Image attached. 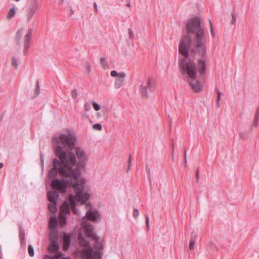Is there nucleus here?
I'll return each instance as SVG.
<instances>
[{
	"mask_svg": "<svg viewBox=\"0 0 259 259\" xmlns=\"http://www.w3.org/2000/svg\"><path fill=\"white\" fill-rule=\"evenodd\" d=\"M74 149L75 155L71 150L67 153L61 146H58L55 150L58 158L52 160V167L49 170L48 175L49 178L52 179L59 174L63 179H54L52 181L53 187L65 193L69 185L74 189L77 197H82L84 202L90 198V195L88 193H83L87 181L85 178H80L81 170L86 166L87 153L80 147Z\"/></svg>",
	"mask_w": 259,
	"mask_h": 259,
	"instance_id": "nucleus-1",
	"label": "nucleus"
},
{
	"mask_svg": "<svg viewBox=\"0 0 259 259\" xmlns=\"http://www.w3.org/2000/svg\"><path fill=\"white\" fill-rule=\"evenodd\" d=\"M186 29L187 34L182 37L179 47V52L188 58L189 57V51L191 55L195 56L196 52L204 58L206 57V48L203 38L205 31L201 27L200 18L195 17L188 20Z\"/></svg>",
	"mask_w": 259,
	"mask_h": 259,
	"instance_id": "nucleus-2",
	"label": "nucleus"
},
{
	"mask_svg": "<svg viewBox=\"0 0 259 259\" xmlns=\"http://www.w3.org/2000/svg\"><path fill=\"white\" fill-rule=\"evenodd\" d=\"M179 71L181 74L188 75V83L194 92L199 93L202 91L203 85L200 81L196 79V65L194 60L190 57L181 58L179 62Z\"/></svg>",
	"mask_w": 259,
	"mask_h": 259,
	"instance_id": "nucleus-3",
	"label": "nucleus"
},
{
	"mask_svg": "<svg viewBox=\"0 0 259 259\" xmlns=\"http://www.w3.org/2000/svg\"><path fill=\"white\" fill-rule=\"evenodd\" d=\"M76 141L77 139L74 135L70 133L67 135L62 133L59 137L54 136L52 139L53 144L55 146V151L58 146H61V143L65 148H66L67 153L68 151H72L74 149Z\"/></svg>",
	"mask_w": 259,
	"mask_h": 259,
	"instance_id": "nucleus-4",
	"label": "nucleus"
},
{
	"mask_svg": "<svg viewBox=\"0 0 259 259\" xmlns=\"http://www.w3.org/2000/svg\"><path fill=\"white\" fill-rule=\"evenodd\" d=\"M155 83L152 81L151 78H148L145 84H141L139 92L142 97L148 99L149 95L148 90L150 92H153L155 89Z\"/></svg>",
	"mask_w": 259,
	"mask_h": 259,
	"instance_id": "nucleus-5",
	"label": "nucleus"
},
{
	"mask_svg": "<svg viewBox=\"0 0 259 259\" xmlns=\"http://www.w3.org/2000/svg\"><path fill=\"white\" fill-rule=\"evenodd\" d=\"M81 227L83 228L85 236L94 240L99 239L98 236L94 233L93 226L87 221H81Z\"/></svg>",
	"mask_w": 259,
	"mask_h": 259,
	"instance_id": "nucleus-6",
	"label": "nucleus"
},
{
	"mask_svg": "<svg viewBox=\"0 0 259 259\" xmlns=\"http://www.w3.org/2000/svg\"><path fill=\"white\" fill-rule=\"evenodd\" d=\"M81 254L89 259H100L101 253L97 250H94L91 246L82 249Z\"/></svg>",
	"mask_w": 259,
	"mask_h": 259,
	"instance_id": "nucleus-7",
	"label": "nucleus"
},
{
	"mask_svg": "<svg viewBox=\"0 0 259 259\" xmlns=\"http://www.w3.org/2000/svg\"><path fill=\"white\" fill-rule=\"evenodd\" d=\"M110 75L112 77H117L114 83L116 89L120 88L124 83L126 74L124 72L118 73L115 70H112L110 72Z\"/></svg>",
	"mask_w": 259,
	"mask_h": 259,
	"instance_id": "nucleus-8",
	"label": "nucleus"
},
{
	"mask_svg": "<svg viewBox=\"0 0 259 259\" xmlns=\"http://www.w3.org/2000/svg\"><path fill=\"white\" fill-rule=\"evenodd\" d=\"M33 32L32 28H29L26 35L24 36V48H23V53L25 55L29 48L31 44V39L32 37V34Z\"/></svg>",
	"mask_w": 259,
	"mask_h": 259,
	"instance_id": "nucleus-9",
	"label": "nucleus"
},
{
	"mask_svg": "<svg viewBox=\"0 0 259 259\" xmlns=\"http://www.w3.org/2000/svg\"><path fill=\"white\" fill-rule=\"evenodd\" d=\"M51 186L55 190H51L48 193V194H47L48 200L50 202H57V201L59 198V194L58 192H60L61 193H62V192H61L59 190V189L54 188L53 187V186H52V183H51ZM66 192V191L65 192V193ZM62 194H64V193H62Z\"/></svg>",
	"mask_w": 259,
	"mask_h": 259,
	"instance_id": "nucleus-10",
	"label": "nucleus"
},
{
	"mask_svg": "<svg viewBox=\"0 0 259 259\" xmlns=\"http://www.w3.org/2000/svg\"><path fill=\"white\" fill-rule=\"evenodd\" d=\"M38 8V4L37 0H33L31 3L30 4L27 13V21L29 22L33 16L35 14L36 10Z\"/></svg>",
	"mask_w": 259,
	"mask_h": 259,
	"instance_id": "nucleus-11",
	"label": "nucleus"
},
{
	"mask_svg": "<svg viewBox=\"0 0 259 259\" xmlns=\"http://www.w3.org/2000/svg\"><path fill=\"white\" fill-rule=\"evenodd\" d=\"M99 216L100 215L97 211L89 210L87 212L85 216L82 218L81 221L88 222V220H90L93 222H96Z\"/></svg>",
	"mask_w": 259,
	"mask_h": 259,
	"instance_id": "nucleus-12",
	"label": "nucleus"
},
{
	"mask_svg": "<svg viewBox=\"0 0 259 259\" xmlns=\"http://www.w3.org/2000/svg\"><path fill=\"white\" fill-rule=\"evenodd\" d=\"M198 69L200 75L201 77H203L205 75L206 71V63L205 61L203 59H199L198 62Z\"/></svg>",
	"mask_w": 259,
	"mask_h": 259,
	"instance_id": "nucleus-13",
	"label": "nucleus"
},
{
	"mask_svg": "<svg viewBox=\"0 0 259 259\" xmlns=\"http://www.w3.org/2000/svg\"><path fill=\"white\" fill-rule=\"evenodd\" d=\"M73 190H74V189H73ZM74 192H75V191H74ZM74 193H75V192H74ZM75 194H76V193H75ZM89 199V198L87 201H85V202H84V199L82 197L78 198V197H77L76 195H75V196H74L73 195H72V194H70L68 198V201L71 204H75L76 200H77L78 201H81L82 204H84L87 202V201Z\"/></svg>",
	"mask_w": 259,
	"mask_h": 259,
	"instance_id": "nucleus-14",
	"label": "nucleus"
},
{
	"mask_svg": "<svg viewBox=\"0 0 259 259\" xmlns=\"http://www.w3.org/2000/svg\"><path fill=\"white\" fill-rule=\"evenodd\" d=\"M78 240L79 245L81 247H84V248L91 246L89 242L87 241L80 233L78 234Z\"/></svg>",
	"mask_w": 259,
	"mask_h": 259,
	"instance_id": "nucleus-15",
	"label": "nucleus"
},
{
	"mask_svg": "<svg viewBox=\"0 0 259 259\" xmlns=\"http://www.w3.org/2000/svg\"><path fill=\"white\" fill-rule=\"evenodd\" d=\"M19 236L21 245L25 244V230L21 225L18 226Z\"/></svg>",
	"mask_w": 259,
	"mask_h": 259,
	"instance_id": "nucleus-16",
	"label": "nucleus"
},
{
	"mask_svg": "<svg viewBox=\"0 0 259 259\" xmlns=\"http://www.w3.org/2000/svg\"><path fill=\"white\" fill-rule=\"evenodd\" d=\"M59 246L57 242L53 241V242H50L48 246V249L49 251H50L51 253H53L57 251L59 249Z\"/></svg>",
	"mask_w": 259,
	"mask_h": 259,
	"instance_id": "nucleus-17",
	"label": "nucleus"
},
{
	"mask_svg": "<svg viewBox=\"0 0 259 259\" xmlns=\"http://www.w3.org/2000/svg\"><path fill=\"white\" fill-rule=\"evenodd\" d=\"M61 211L67 214H69L70 212V207L69 204L68 203L67 201H65L60 206Z\"/></svg>",
	"mask_w": 259,
	"mask_h": 259,
	"instance_id": "nucleus-18",
	"label": "nucleus"
},
{
	"mask_svg": "<svg viewBox=\"0 0 259 259\" xmlns=\"http://www.w3.org/2000/svg\"><path fill=\"white\" fill-rule=\"evenodd\" d=\"M49 210L52 213H56L57 211V202H50L48 204Z\"/></svg>",
	"mask_w": 259,
	"mask_h": 259,
	"instance_id": "nucleus-19",
	"label": "nucleus"
},
{
	"mask_svg": "<svg viewBox=\"0 0 259 259\" xmlns=\"http://www.w3.org/2000/svg\"><path fill=\"white\" fill-rule=\"evenodd\" d=\"M57 226V222H56V216L54 215L53 217H51V220L49 222V227L51 229H54L56 228Z\"/></svg>",
	"mask_w": 259,
	"mask_h": 259,
	"instance_id": "nucleus-20",
	"label": "nucleus"
},
{
	"mask_svg": "<svg viewBox=\"0 0 259 259\" xmlns=\"http://www.w3.org/2000/svg\"><path fill=\"white\" fill-rule=\"evenodd\" d=\"M15 14H16L15 8H12L9 10L8 13L7 14L6 17L8 19L10 20L14 17Z\"/></svg>",
	"mask_w": 259,
	"mask_h": 259,
	"instance_id": "nucleus-21",
	"label": "nucleus"
},
{
	"mask_svg": "<svg viewBox=\"0 0 259 259\" xmlns=\"http://www.w3.org/2000/svg\"><path fill=\"white\" fill-rule=\"evenodd\" d=\"M23 33L22 29H19L16 32V44L19 45L20 42L21 35Z\"/></svg>",
	"mask_w": 259,
	"mask_h": 259,
	"instance_id": "nucleus-22",
	"label": "nucleus"
},
{
	"mask_svg": "<svg viewBox=\"0 0 259 259\" xmlns=\"http://www.w3.org/2000/svg\"><path fill=\"white\" fill-rule=\"evenodd\" d=\"M58 236L57 233L51 232L50 233L49 241L53 242V241L57 242Z\"/></svg>",
	"mask_w": 259,
	"mask_h": 259,
	"instance_id": "nucleus-23",
	"label": "nucleus"
},
{
	"mask_svg": "<svg viewBox=\"0 0 259 259\" xmlns=\"http://www.w3.org/2000/svg\"><path fill=\"white\" fill-rule=\"evenodd\" d=\"M98 240H94L95 241L94 247L98 250H102L104 248V245L101 242H99Z\"/></svg>",
	"mask_w": 259,
	"mask_h": 259,
	"instance_id": "nucleus-24",
	"label": "nucleus"
},
{
	"mask_svg": "<svg viewBox=\"0 0 259 259\" xmlns=\"http://www.w3.org/2000/svg\"><path fill=\"white\" fill-rule=\"evenodd\" d=\"M40 92V86H39V80H37L36 82L35 94H34V96L33 98L37 96L39 94Z\"/></svg>",
	"mask_w": 259,
	"mask_h": 259,
	"instance_id": "nucleus-25",
	"label": "nucleus"
},
{
	"mask_svg": "<svg viewBox=\"0 0 259 259\" xmlns=\"http://www.w3.org/2000/svg\"><path fill=\"white\" fill-rule=\"evenodd\" d=\"M249 134L248 132H241L239 133V137L243 140H246L248 139Z\"/></svg>",
	"mask_w": 259,
	"mask_h": 259,
	"instance_id": "nucleus-26",
	"label": "nucleus"
},
{
	"mask_svg": "<svg viewBox=\"0 0 259 259\" xmlns=\"http://www.w3.org/2000/svg\"><path fill=\"white\" fill-rule=\"evenodd\" d=\"M216 91L217 93V100H216V105L218 107H219L220 106V101L221 99V93L218 89H216Z\"/></svg>",
	"mask_w": 259,
	"mask_h": 259,
	"instance_id": "nucleus-27",
	"label": "nucleus"
},
{
	"mask_svg": "<svg viewBox=\"0 0 259 259\" xmlns=\"http://www.w3.org/2000/svg\"><path fill=\"white\" fill-rule=\"evenodd\" d=\"M28 252L30 256L32 257L34 255V251L33 246L29 245L28 246Z\"/></svg>",
	"mask_w": 259,
	"mask_h": 259,
	"instance_id": "nucleus-28",
	"label": "nucleus"
},
{
	"mask_svg": "<svg viewBox=\"0 0 259 259\" xmlns=\"http://www.w3.org/2000/svg\"><path fill=\"white\" fill-rule=\"evenodd\" d=\"M145 169L146 170L147 174L148 175V177L149 181V183L151 185V177H150V169L149 167V166L147 164L145 165Z\"/></svg>",
	"mask_w": 259,
	"mask_h": 259,
	"instance_id": "nucleus-29",
	"label": "nucleus"
},
{
	"mask_svg": "<svg viewBox=\"0 0 259 259\" xmlns=\"http://www.w3.org/2000/svg\"><path fill=\"white\" fill-rule=\"evenodd\" d=\"M236 18H237V15L235 14V11H233V12L232 14V20L231 21V24L232 25H234L235 24L236 22Z\"/></svg>",
	"mask_w": 259,
	"mask_h": 259,
	"instance_id": "nucleus-30",
	"label": "nucleus"
},
{
	"mask_svg": "<svg viewBox=\"0 0 259 259\" xmlns=\"http://www.w3.org/2000/svg\"><path fill=\"white\" fill-rule=\"evenodd\" d=\"M64 243L65 245L69 246L70 244V237L68 235H66V237H65L63 239Z\"/></svg>",
	"mask_w": 259,
	"mask_h": 259,
	"instance_id": "nucleus-31",
	"label": "nucleus"
},
{
	"mask_svg": "<svg viewBox=\"0 0 259 259\" xmlns=\"http://www.w3.org/2000/svg\"><path fill=\"white\" fill-rule=\"evenodd\" d=\"M132 155L130 154L129 155V157H128V164H127V172L130 170L131 168V166H132Z\"/></svg>",
	"mask_w": 259,
	"mask_h": 259,
	"instance_id": "nucleus-32",
	"label": "nucleus"
},
{
	"mask_svg": "<svg viewBox=\"0 0 259 259\" xmlns=\"http://www.w3.org/2000/svg\"><path fill=\"white\" fill-rule=\"evenodd\" d=\"M100 63L103 67H105L108 65V63L106 61L105 58L104 57L101 58Z\"/></svg>",
	"mask_w": 259,
	"mask_h": 259,
	"instance_id": "nucleus-33",
	"label": "nucleus"
},
{
	"mask_svg": "<svg viewBox=\"0 0 259 259\" xmlns=\"http://www.w3.org/2000/svg\"><path fill=\"white\" fill-rule=\"evenodd\" d=\"M11 64L16 69L18 68L17 60L16 59L15 57H13L12 59Z\"/></svg>",
	"mask_w": 259,
	"mask_h": 259,
	"instance_id": "nucleus-34",
	"label": "nucleus"
},
{
	"mask_svg": "<svg viewBox=\"0 0 259 259\" xmlns=\"http://www.w3.org/2000/svg\"><path fill=\"white\" fill-rule=\"evenodd\" d=\"M195 240L191 239L189 242V249L193 250L195 247Z\"/></svg>",
	"mask_w": 259,
	"mask_h": 259,
	"instance_id": "nucleus-35",
	"label": "nucleus"
},
{
	"mask_svg": "<svg viewBox=\"0 0 259 259\" xmlns=\"http://www.w3.org/2000/svg\"><path fill=\"white\" fill-rule=\"evenodd\" d=\"M209 25H210V30L211 35L212 37H214V30H213V24L210 19L209 20Z\"/></svg>",
	"mask_w": 259,
	"mask_h": 259,
	"instance_id": "nucleus-36",
	"label": "nucleus"
},
{
	"mask_svg": "<svg viewBox=\"0 0 259 259\" xmlns=\"http://www.w3.org/2000/svg\"><path fill=\"white\" fill-rule=\"evenodd\" d=\"M92 105L96 111H99L101 108L100 105L95 101L92 102Z\"/></svg>",
	"mask_w": 259,
	"mask_h": 259,
	"instance_id": "nucleus-37",
	"label": "nucleus"
},
{
	"mask_svg": "<svg viewBox=\"0 0 259 259\" xmlns=\"http://www.w3.org/2000/svg\"><path fill=\"white\" fill-rule=\"evenodd\" d=\"M93 127L94 130L98 131H101L102 129V125L100 123H96L93 125Z\"/></svg>",
	"mask_w": 259,
	"mask_h": 259,
	"instance_id": "nucleus-38",
	"label": "nucleus"
},
{
	"mask_svg": "<svg viewBox=\"0 0 259 259\" xmlns=\"http://www.w3.org/2000/svg\"><path fill=\"white\" fill-rule=\"evenodd\" d=\"M40 160L41 167H42V168H44V155L43 153L41 152H40Z\"/></svg>",
	"mask_w": 259,
	"mask_h": 259,
	"instance_id": "nucleus-39",
	"label": "nucleus"
},
{
	"mask_svg": "<svg viewBox=\"0 0 259 259\" xmlns=\"http://www.w3.org/2000/svg\"><path fill=\"white\" fill-rule=\"evenodd\" d=\"M78 94L76 89H74L71 92V96L72 98L76 99L77 97Z\"/></svg>",
	"mask_w": 259,
	"mask_h": 259,
	"instance_id": "nucleus-40",
	"label": "nucleus"
},
{
	"mask_svg": "<svg viewBox=\"0 0 259 259\" xmlns=\"http://www.w3.org/2000/svg\"><path fill=\"white\" fill-rule=\"evenodd\" d=\"M145 223L147 230H148L149 229V218L147 214L145 215Z\"/></svg>",
	"mask_w": 259,
	"mask_h": 259,
	"instance_id": "nucleus-41",
	"label": "nucleus"
},
{
	"mask_svg": "<svg viewBox=\"0 0 259 259\" xmlns=\"http://www.w3.org/2000/svg\"><path fill=\"white\" fill-rule=\"evenodd\" d=\"M139 212L138 209L135 208L133 210V217L135 219H137L139 216Z\"/></svg>",
	"mask_w": 259,
	"mask_h": 259,
	"instance_id": "nucleus-42",
	"label": "nucleus"
},
{
	"mask_svg": "<svg viewBox=\"0 0 259 259\" xmlns=\"http://www.w3.org/2000/svg\"><path fill=\"white\" fill-rule=\"evenodd\" d=\"M62 253L60 251H58L55 254V258L56 259H60L62 257Z\"/></svg>",
	"mask_w": 259,
	"mask_h": 259,
	"instance_id": "nucleus-43",
	"label": "nucleus"
},
{
	"mask_svg": "<svg viewBox=\"0 0 259 259\" xmlns=\"http://www.w3.org/2000/svg\"><path fill=\"white\" fill-rule=\"evenodd\" d=\"M84 109L85 111H89L91 109V106L88 103H85L84 105Z\"/></svg>",
	"mask_w": 259,
	"mask_h": 259,
	"instance_id": "nucleus-44",
	"label": "nucleus"
},
{
	"mask_svg": "<svg viewBox=\"0 0 259 259\" xmlns=\"http://www.w3.org/2000/svg\"><path fill=\"white\" fill-rule=\"evenodd\" d=\"M128 31L130 38L133 39L134 37V34L132 30L131 29H128Z\"/></svg>",
	"mask_w": 259,
	"mask_h": 259,
	"instance_id": "nucleus-45",
	"label": "nucleus"
},
{
	"mask_svg": "<svg viewBox=\"0 0 259 259\" xmlns=\"http://www.w3.org/2000/svg\"><path fill=\"white\" fill-rule=\"evenodd\" d=\"M258 117H254L253 124L255 126H257L258 124Z\"/></svg>",
	"mask_w": 259,
	"mask_h": 259,
	"instance_id": "nucleus-46",
	"label": "nucleus"
},
{
	"mask_svg": "<svg viewBox=\"0 0 259 259\" xmlns=\"http://www.w3.org/2000/svg\"><path fill=\"white\" fill-rule=\"evenodd\" d=\"M44 259H55V258L50 255L46 254L44 256Z\"/></svg>",
	"mask_w": 259,
	"mask_h": 259,
	"instance_id": "nucleus-47",
	"label": "nucleus"
},
{
	"mask_svg": "<svg viewBox=\"0 0 259 259\" xmlns=\"http://www.w3.org/2000/svg\"><path fill=\"white\" fill-rule=\"evenodd\" d=\"M196 180L197 182H198L199 181V171L197 169L196 172Z\"/></svg>",
	"mask_w": 259,
	"mask_h": 259,
	"instance_id": "nucleus-48",
	"label": "nucleus"
},
{
	"mask_svg": "<svg viewBox=\"0 0 259 259\" xmlns=\"http://www.w3.org/2000/svg\"><path fill=\"white\" fill-rule=\"evenodd\" d=\"M94 10H95L96 13H98V9L97 4L95 2L94 3Z\"/></svg>",
	"mask_w": 259,
	"mask_h": 259,
	"instance_id": "nucleus-49",
	"label": "nucleus"
},
{
	"mask_svg": "<svg viewBox=\"0 0 259 259\" xmlns=\"http://www.w3.org/2000/svg\"><path fill=\"white\" fill-rule=\"evenodd\" d=\"M186 153H187V149L186 148L184 147V158H185V164L187 163V160H186Z\"/></svg>",
	"mask_w": 259,
	"mask_h": 259,
	"instance_id": "nucleus-50",
	"label": "nucleus"
},
{
	"mask_svg": "<svg viewBox=\"0 0 259 259\" xmlns=\"http://www.w3.org/2000/svg\"><path fill=\"white\" fill-rule=\"evenodd\" d=\"M66 224V219L65 218H64L63 220L61 221L60 223V226L61 227L64 226Z\"/></svg>",
	"mask_w": 259,
	"mask_h": 259,
	"instance_id": "nucleus-51",
	"label": "nucleus"
},
{
	"mask_svg": "<svg viewBox=\"0 0 259 259\" xmlns=\"http://www.w3.org/2000/svg\"><path fill=\"white\" fill-rule=\"evenodd\" d=\"M254 117H258L259 118V107L257 108Z\"/></svg>",
	"mask_w": 259,
	"mask_h": 259,
	"instance_id": "nucleus-52",
	"label": "nucleus"
},
{
	"mask_svg": "<svg viewBox=\"0 0 259 259\" xmlns=\"http://www.w3.org/2000/svg\"><path fill=\"white\" fill-rule=\"evenodd\" d=\"M126 2L127 3L126 6L130 8L131 7L130 0H126Z\"/></svg>",
	"mask_w": 259,
	"mask_h": 259,
	"instance_id": "nucleus-53",
	"label": "nucleus"
},
{
	"mask_svg": "<svg viewBox=\"0 0 259 259\" xmlns=\"http://www.w3.org/2000/svg\"><path fill=\"white\" fill-rule=\"evenodd\" d=\"M86 68H87V70L88 73L90 74V65L87 66Z\"/></svg>",
	"mask_w": 259,
	"mask_h": 259,
	"instance_id": "nucleus-54",
	"label": "nucleus"
},
{
	"mask_svg": "<svg viewBox=\"0 0 259 259\" xmlns=\"http://www.w3.org/2000/svg\"><path fill=\"white\" fill-rule=\"evenodd\" d=\"M172 142H171V145H172V154L174 153V139H172Z\"/></svg>",
	"mask_w": 259,
	"mask_h": 259,
	"instance_id": "nucleus-55",
	"label": "nucleus"
},
{
	"mask_svg": "<svg viewBox=\"0 0 259 259\" xmlns=\"http://www.w3.org/2000/svg\"><path fill=\"white\" fill-rule=\"evenodd\" d=\"M0 259H2V251L1 245H0Z\"/></svg>",
	"mask_w": 259,
	"mask_h": 259,
	"instance_id": "nucleus-56",
	"label": "nucleus"
},
{
	"mask_svg": "<svg viewBox=\"0 0 259 259\" xmlns=\"http://www.w3.org/2000/svg\"><path fill=\"white\" fill-rule=\"evenodd\" d=\"M3 166H4V164H3V163L1 162V163H0V168H3Z\"/></svg>",
	"mask_w": 259,
	"mask_h": 259,
	"instance_id": "nucleus-57",
	"label": "nucleus"
},
{
	"mask_svg": "<svg viewBox=\"0 0 259 259\" xmlns=\"http://www.w3.org/2000/svg\"><path fill=\"white\" fill-rule=\"evenodd\" d=\"M73 13H74V11H73V10L71 9V14H70V16H71Z\"/></svg>",
	"mask_w": 259,
	"mask_h": 259,
	"instance_id": "nucleus-58",
	"label": "nucleus"
},
{
	"mask_svg": "<svg viewBox=\"0 0 259 259\" xmlns=\"http://www.w3.org/2000/svg\"><path fill=\"white\" fill-rule=\"evenodd\" d=\"M82 116H83V117H89V116H88L86 114H84Z\"/></svg>",
	"mask_w": 259,
	"mask_h": 259,
	"instance_id": "nucleus-59",
	"label": "nucleus"
},
{
	"mask_svg": "<svg viewBox=\"0 0 259 259\" xmlns=\"http://www.w3.org/2000/svg\"><path fill=\"white\" fill-rule=\"evenodd\" d=\"M249 131H250V133H251L252 132V128L251 126L250 127Z\"/></svg>",
	"mask_w": 259,
	"mask_h": 259,
	"instance_id": "nucleus-60",
	"label": "nucleus"
},
{
	"mask_svg": "<svg viewBox=\"0 0 259 259\" xmlns=\"http://www.w3.org/2000/svg\"><path fill=\"white\" fill-rule=\"evenodd\" d=\"M73 211H74V213H76V209H74Z\"/></svg>",
	"mask_w": 259,
	"mask_h": 259,
	"instance_id": "nucleus-61",
	"label": "nucleus"
},
{
	"mask_svg": "<svg viewBox=\"0 0 259 259\" xmlns=\"http://www.w3.org/2000/svg\"><path fill=\"white\" fill-rule=\"evenodd\" d=\"M61 1V4H62L64 2V0H60Z\"/></svg>",
	"mask_w": 259,
	"mask_h": 259,
	"instance_id": "nucleus-62",
	"label": "nucleus"
}]
</instances>
